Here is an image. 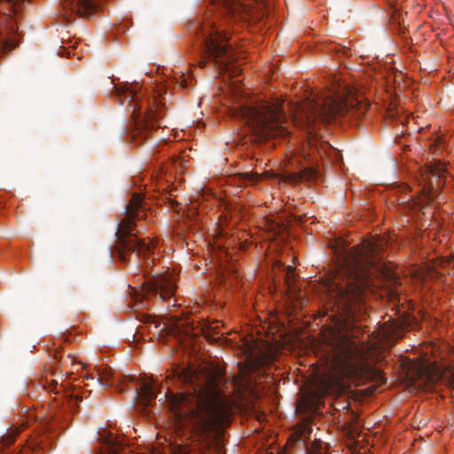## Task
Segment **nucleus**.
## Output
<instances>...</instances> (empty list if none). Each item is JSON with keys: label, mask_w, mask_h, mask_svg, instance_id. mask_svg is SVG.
Returning <instances> with one entry per match:
<instances>
[{"label": "nucleus", "mask_w": 454, "mask_h": 454, "mask_svg": "<svg viewBox=\"0 0 454 454\" xmlns=\"http://www.w3.org/2000/svg\"><path fill=\"white\" fill-rule=\"evenodd\" d=\"M223 372L219 366L205 365L198 372H184L191 389L173 395L170 409L180 423H191L207 437L220 427L228 425L231 408L229 397L220 388Z\"/></svg>", "instance_id": "f257e3e1"}, {"label": "nucleus", "mask_w": 454, "mask_h": 454, "mask_svg": "<svg viewBox=\"0 0 454 454\" xmlns=\"http://www.w3.org/2000/svg\"><path fill=\"white\" fill-rule=\"evenodd\" d=\"M372 243L366 247H343L335 251L333 278L327 291L337 312L348 318L366 310V298L372 294L371 276L376 268Z\"/></svg>", "instance_id": "f03ea898"}, {"label": "nucleus", "mask_w": 454, "mask_h": 454, "mask_svg": "<svg viewBox=\"0 0 454 454\" xmlns=\"http://www.w3.org/2000/svg\"><path fill=\"white\" fill-rule=\"evenodd\" d=\"M147 207L141 194L134 192L127 202L123 216L121 218L115 233L116 245L114 247L115 253L122 262L129 261V255L136 254L137 261L141 257L144 259L150 253L151 246L144 239L133 233L137 226V221L146 218Z\"/></svg>", "instance_id": "7ed1b4c3"}, {"label": "nucleus", "mask_w": 454, "mask_h": 454, "mask_svg": "<svg viewBox=\"0 0 454 454\" xmlns=\"http://www.w3.org/2000/svg\"><path fill=\"white\" fill-rule=\"evenodd\" d=\"M368 106L358 98L353 97H329L317 99L307 98L295 104L294 111L295 119L306 126H312L317 119L330 121L337 116L361 118L367 111Z\"/></svg>", "instance_id": "20e7f679"}, {"label": "nucleus", "mask_w": 454, "mask_h": 454, "mask_svg": "<svg viewBox=\"0 0 454 454\" xmlns=\"http://www.w3.org/2000/svg\"><path fill=\"white\" fill-rule=\"evenodd\" d=\"M233 116L242 121L259 142L271 137H286L290 133L283 126L286 117L278 102L241 105L233 109Z\"/></svg>", "instance_id": "39448f33"}, {"label": "nucleus", "mask_w": 454, "mask_h": 454, "mask_svg": "<svg viewBox=\"0 0 454 454\" xmlns=\"http://www.w3.org/2000/svg\"><path fill=\"white\" fill-rule=\"evenodd\" d=\"M192 26V29L198 33L201 40L199 67L203 68L207 61H212L214 66L229 70V66L234 60V57L225 31L216 27L215 22L210 20L206 21L203 25L194 23Z\"/></svg>", "instance_id": "423d86ee"}, {"label": "nucleus", "mask_w": 454, "mask_h": 454, "mask_svg": "<svg viewBox=\"0 0 454 454\" xmlns=\"http://www.w3.org/2000/svg\"><path fill=\"white\" fill-rule=\"evenodd\" d=\"M445 168L438 160L430 166H425L419 170L418 178L420 191L419 195L406 200L404 198L399 202L403 208L414 213L433 215L434 208L431 204L439 197V191L444 184Z\"/></svg>", "instance_id": "0eeeda50"}, {"label": "nucleus", "mask_w": 454, "mask_h": 454, "mask_svg": "<svg viewBox=\"0 0 454 454\" xmlns=\"http://www.w3.org/2000/svg\"><path fill=\"white\" fill-rule=\"evenodd\" d=\"M329 370L337 377H350L366 367V354L356 341L345 335L335 337L327 361Z\"/></svg>", "instance_id": "6e6552de"}, {"label": "nucleus", "mask_w": 454, "mask_h": 454, "mask_svg": "<svg viewBox=\"0 0 454 454\" xmlns=\"http://www.w3.org/2000/svg\"><path fill=\"white\" fill-rule=\"evenodd\" d=\"M136 85L126 83L122 87L114 86L115 95L121 105L126 102L132 108V115L134 122L132 128L127 132L128 138L137 145H141L148 139L150 133L155 127H159L160 114L151 108L147 111L144 117H140V110L142 108L139 98V92L135 88Z\"/></svg>", "instance_id": "1a4fd4ad"}, {"label": "nucleus", "mask_w": 454, "mask_h": 454, "mask_svg": "<svg viewBox=\"0 0 454 454\" xmlns=\"http://www.w3.org/2000/svg\"><path fill=\"white\" fill-rule=\"evenodd\" d=\"M328 149H331V146L327 142H324L317 137H309L304 141L301 149V156L304 160H308L309 166L301 168L298 172H286L282 180L298 184L301 181L316 179L318 176V172L312 165L317 161V156L322 158Z\"/></svg>", "instance_id": "9d476101"}, {"label": "nucleus", "mask_w": 454, "mask_h": 454, "mask_svg": "<svg viewBox=\"0 0 454 454\" xmlns=\"http://www.w3.org/2000/svg\"><path fill=\"white\" fill-rule=\"evenodd\" d=\"M175 278L172 273L156 274L148 278L142 286V299L137 306L145 307V301L158 294L162 301L169 300L176 292Z\"/></svg>", "instance_id": "9b49d317"}, {"label": "nucleus", "mask_w": 454, "mask_h": 454, "mask_svg": "<svg viewBox=\"0 0 454 454\" xmlns=\"http://www.w3.org/2000/svg\"><path fill=\"white\" fill-rule=\"evenodd\" d=\"M221 15H227L232 19L244 20L248 13L247 6L238 0H215L214 4Z\"/></svg>", "instance_id": "f8f14e48"}, {"label": "nucleus", "mask_w": 454, "mask_h": 454, "mask_svg": "<svg viewBox=\"0 0 454 454\" xmlns=\"http://www.w3.org/2000/svg\"><path fill=\"white\" fill-rule=\"evenodd\" d=\"M207 444L197 440L176 443L173 447V454H207Z\"/></svg>", "instance_id": "ddd939ff"}, {"label": "nucleus", "mask_w": 454, "mask_h": 454, "mask_svg": "<svg viewBox=\"0 0 454 454\" xmlns=\"http://www.w3.org/2000/svg\"><path fill=\"white\" fill-rule=\"evenodd\" d=\"M262 179L261 175L254 172L237 173L231 176V183L237 186H254Z\"/></svg>", "instance_id": "4468645a"}, {"label": "nucleus", "mask_w": 454, "mask_h": 454, "mask_svg": "<svg viewBox=\"0 0 454 454\" xmlns=\"http://www.w3.org/2000/svg\"><path fill=\"white\" fill-rule=\"evenodd\" d=\"M139 395L145 405L149 404L156 398L154 387L148 383H143L139 389Z\"/></svg>", "instance_id": "2eb2a0df"}, {"label": "nucleus", "mask_w": 454, "mask_h": 454, "mask_svg": "<svg viewBox=\"0 0 454 454\" xmlns=\"http://www.w3.org/2000/svg\"><path fill=\"white\" fill-rule=\"evenodd\" d=\"M328 444L320 440H314L311 446L307 448L306 454H328Z\"/></svg>", "instance_id": "dca6fc26"}, {"label": "nucleus", "mask_w": 454, "mask_h": 454, "mask_svg": "<svg viewBox=\"0 0 454 454\" xmlns=\"http://www.w3.org/2000/svg\"><path fill=\"white\" fill-rule=\"evenodd\" d=\"M112 379V372L111 369L104 367L98 369V380L100 383L101 386L108 387L114 384V382H111Z\"/></svg>", "instance_id": "f3484780"}, {"label": "nucleus", "mask_w": 454, "mask_h": 454, "mask_svg": "<svg viewBox=\"0 0 454 454\" xmlns=\"http://www.w3.org/2000/svg\"><path fill=\"white\" fill-rule=\"evenodd\" d=\"M445 380L448 387L454 392V369L447 372L445 375Z\"/></svg>", "instance_id": "a211bd4d"}, {"label": "nucleus", "mask_w": 454, "mask_h": 454, "mask_svg": "<svg viewBox=\"0 0 454 454\" xmlns=\"http://www.w3.org/2000/svg\"><path fill=\"white\" fill-rule=\"evenodd\" d=\"M15 441V434H13L12 433H8L6 434L5 435H4L2 437V444H3V447L5 448L7 446H10L11 444H12Z\"/></svg>", "instance_id": "6ab92c4d"}, {"label": "nucleus", "mask_w": 454, "mask_h": 454, "mask_svg": "<svg viewBox=\"0 0 454 454\" xmlns=\"http://www.w3.org/2000/svg\"><path fill=\"white\" fill-rule=\"evenodd\" d=\"M388 295L389 297H398V294L395 290H390Z\"/></svg>", "instance_id": "aec40b11"}, {"label": "nucleus", "mask_w": 454, "mask_h": 454, "mask_svg": "<svg viewBox=\"0 0 454 454\" xmlns=\"http://www.w3.org/2000/svg\"><path fill=\"white\" fill-rule=\"evenodd\" d=\"M186 86H187V84L185 83V82L182 81L181 82V87H186Z\"/></svg>", "instance_id": "412c9836"}, {"label": "nucleus", "mask_w": 454, "mask_h": 454, "mask_svg": "<svg viewBox=\"0 0 454 454\" xmlns=\"http://www.w3.org/2000/svg\"><path fill=\"white\" fill-rule=\"evenodd\" d=\"M76 404H78V402L80 401V397L78 395L74 396Z\"/></svg>", "instance_id": "4be33fe9"}, {"label": "nucleus", "mask_w": 454, "mask_h": 454, "mask_svg": "<svg viewBox=\"0 0 454 454\" xmlns=\"http://www.w3.org/2000/svg\"><path fill=\"white\" fill-rule=\"evenodd\" d=\"M302 434L303 433H301V435L299 436V441H301V442H303V440L301 439L302 438Z\"/></svg>", "instance_id": "5701e85b"}, {"label": "nucleus", "mask_w": 454, "mask_h": 454, "mask_svg": "<svg viewBox=\"0 0 454 454\" xmlns=\"http://www.w3.org/2000/svg\"><path fill=\"white\" fill-rule=\"evenodd\" d=\"M232 74H238V72H236V70H235V71H232Z\"/></svg>", "instance_id": "b1692460"}, {"label": "nucleus", "mask_w": 454, "mask_h": 454, "mask_svg": "<svg viewBox=\"0 0 454 454\" xmlns=\"http://www.w3.org/2000/svg\"><path fill=\"white\" fill-rule=\"evenodd\" d=\"M255 2H262L263 0H254Z\"/></svg>", "instance_id": "393cba45"}, {"label": "nucleus", "mask_w": 454, "mask_h": 454, "mask_svg": "<svg viewBox=\"0 0 454 454\" xmlns=\"http://www.w3.org/2000/svg\"><path fill=\"white\" fill-rule=\"evenodd\" d=\"M6 454H13V453H12H12L8 452V453H6Z\"/></svg>", "instance_id": "a878e982"}]
</instances>
